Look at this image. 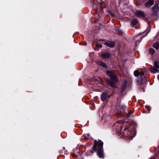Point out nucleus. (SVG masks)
Segmentation results:
<instances>
[{"label":"nucleus","mask_w":159,"mask_h":159,"mask_svg":"<svg viewBox=\"0 0 159 159\" xmlns=\"http://www.w3.org/2000/svg\"><path fill=\"white\" fill-rule=\"evenodd\" d=\"M103 142L99 140L97 141H94V145L93 147V149L97 152L98 157L101 158H104V154L103 150Z\"/></svg>","instance_id":"1"},{"label":"nucleus","mask_w":159,"mask_h":159,"mask_svg":"<svg viewBox=\"0 0 159 159\" xmlns=\"http://www.w3.org/2000/svg\"><path fill=\"white\" fill-rule=\"evenodd\" d=\"M106 73L110 78V80H107L108 84L112 87L116 88V84L117 83L118 80L116 75L113 72L109 70L107 71Z\"/></svg>","instance_id":"2"},{"label":"nucleus","mask_w":159,"mask_h":159,"mask_svg":"<svg viewBox=\"0 0 159 159\" xmlns=\"http://www.w3.org/2000/svg\"><path fill=\"white\" fill-rule=\"evenodd\" d=\"M100 55L103 58H107L110 57V54L108 52H102L100 53Z\"/></svg>","instance_id":"3"},{"label":"nucleus","mask_w":159,"mask_h":159,"mask_svg":"<svg viewBox=\"0 0 159 159\" xmlns=\"http://www.w3.org/2000/svg\"><path fill=\"white\" fill-rule=\"evenodd\" d=\"M106 46L110 48H113L115 45V43L113 41H108L104 43Z\"/></svg>","instance_id":"4"},{"label":"nucleus","mask_w":159,"mask_h":159,"mask_svg":"<svg viewBox=\"0 0 159 159\" xmlns=\"http://www.w3.org/2000/svg\"><path fill=\"white\" fill-rule=\"evenodd\" d=\"M135 14L138 17H144L145 16L144 13L141 11H136Z\"/></svg>","instance_id":"5"},{"label":"nucleus","mask_w":159,"mask_h":159,"mask_svg":"<svg viewBox=\"0 0 159 159\" xmlns=\"http://www.w3.org/2000/svg\"><path fill=\"white\" fill-rule=\"evenodd\" d=\"M154 3V0H149L145 3V5L146 7H149L152 6Z\"/></svg>","instance_id":"6"},{"label":"nucleus","mask_w":159,"mask_h":159,"mask_svg":"<svg viewBox=\"0 0 159 159\" xmlns=\"http://www.w3.org/2000/svg\"><path fill=\"white\" fill-rule=\"evenodd\" d=\"M107 93H102L101 96V98L103 101H105L107 97Z\"/></svg>","instance_id":"7"},{"label":"nucleus","mask_w":159,"mask_h":159,"mask_svg":"<svg viewBox=\"0 0 159 159\" xmlns=\"http://www.w3.org/2000/svg\"><path fill=\"white\" fill-rule=\"evenodd\" d=\"M158 69L156 68L155 66L153 67L151 69L150 72L151 73L155 74L157 73H158L159 72Z\"/></svg>","instance_id":"8"},{"label":"nucleus","mask_w":159,"mask_h":159,"mask_svg":"<svg viewBox=\"0 0 159 159\" xmlns=\"http://www.w3.org/2000/svg\"><path fill=\"white\" fill-rule=\"evenodd\" d=\"M154 12H157L159 11V6L157 4H156L152 8Z\"/></svg>","instance_id":"9"},{"label":"nucleus","mask_w":159,"mask_h":159,"mask_svg":"<svg viewBox=\"0 0 159 159\" xmlns=\"http://www.w3.org/2000/svg\"><path fill=\"white\" fill-rule=\"evenodd\" d=\"M153 47L156 49H158L159 48V43H155L153 44Z\"/></svg>","instance_id":"10"},{"label":"nucleus","mask_w":159,"mask_h":159,"mask_svg":"<svg viewBox=\"0 0 159 159\" xmlns=\"http://www.w3.org/2000/svg\"><path fill=\"white\" fill-rule=\"evenodd\" d=\"M138 22V21L136 19H134L131 23V25L132 26H134V25L137 24Z\"/></svg>","instance_id":"11"},{"label":"nucleus","mask_w":159,"mask_h":159,"mask_svg":"<svg viewBox=\"0 0 159 159\" xmlns=\"http://www.w3.org/2000/svg\"><path fill=\"white\" fill-rule=\"evenodd\" d=\"M98 64L99 65L105 67H107V66L105 64L102 62V61H99L98 62Z\"/></svg>","instance_id":"12"},{"label":"nucleus","mask_w":159,"mask_h":159,"mask_svg":"<svg viewBox=\"0 0 159 159\" xmlns=\"http://www.w3.org/2000/svg\"><path fill=\"white\" fill-rule=\"evenodd\" d=\"M154 64L155 66L159 69V61H155Z\"/></svg>","instance_id":"13"},{"label":"nucleus","mask_w":159,"mask_h":159,"mask_svg":"<svg viewBox=\"0 0 159 159\" xmlns=\"http://www.w3.org/2000/svg\"><path fill=\"white\" fill-rule=\"evenodd\" d=\"M134 112V111L133 110H130L129 111H128V113L127 114V116L128 117H129L130 116L131 114L133 113Z\"/></svg>","instance_id":"14"},{"label":"nucleus","mask_w":159,"mask_h":159,"mask_svg":"<svg viewBox=\"0 0 159 159\" xmlns=\"http://www.w3.org/2000/svg\"><path fill=\"white\" fill-rule=\"evenodd\" d=\"M134 75L136 77L138 76L139 75V72L137 70H136L135 71H134Z\"/></svg>","instance_id":"15"},{"label":"nucleus","mask_w":159,"mask_h":159,"mask_svg":"<svg viewBox=\"0 0 159 159\" xmlns=\"http://www.w3.org/2000/svg\"><path fill=\"white\" fill-rule=\"evenodd\" d=\"M149 52L152 54H153L155 52L154 50L152 48H150L149 50Z\"/></svg>","instance_id":"16"},{"label":"nucleus","mask_w":159,"mask_h":159,"mask_svg":"<svg viewBox=\"0 0 159 159\" xmlns=\"http://www.w3.org/2000/svg\"><path fill=\"white\" fill-rule=\"evenodd\" d=\"M116 30L120 34H122V32L120 29H116Z\"/></svg>","instance_id":"17"},{"label":"nucleus","mask_w":159,"mask_h":159,"mask_svg":"<svg viewBox=\"0 0 159 159\" xmlns=\"http://www.w3.org/2000/svg\"><path fill=\"white\" fill-rule=\"evenodd\" d=\"M120 107H121V109H125H125H127V107H126L124 105H122Z\"/></svg>","instance_id":"18"},{"label":"nucleus","mask_w":159,"mask_h":159,"mask_svg":"<svg viewBox=\"0 0 159 159\" xmlns=\"http://www.w3.org/2000/svg\"><path fill=\"white\" fill-rule=\"evenodd\" d=\"M96 46L97 48H101L102 47V45L101 44H97Z\"/></svg>","instance_id":"19"},{"label":"nucleus","mask_w":159,"mask_h":159,"mask_svg":"<svg viewBox=\"0 0 159 159\" xmlns=\"http://www.w3.org/2000/svg\"><path fill=\"white\" fill-rule=\"evenodd\" d=\"M110 14L111 15V16H112L113 17L115 16L114 15V14H113V13H110Z\"/></svg>","instance_id":"20"},{"label":"nucleus","mask_w":159,"mask_h":159,"mask_svg":"<svg viewBox=\"0 0 159 159\" xmlns=\"http://www.w3.org/2000/svg\"><path fill=\"white\" fill-rule=\"evenodd\" d=\"M90 152H91V153H93V152H94V151H93V150H91L90 151Z\"/></svg>","instance_id":"21"}]
</instances>
